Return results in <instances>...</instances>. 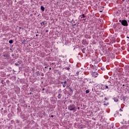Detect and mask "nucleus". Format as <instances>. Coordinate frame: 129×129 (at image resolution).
Listing matches in <instances>:
<instances>
[{"mask_svg":"<svg viewBox=\"0 0 129 129\" xmlns=\"http://www.w3.org/2000/svg\"><path fill=\"white\" fill-rule=\"evenodd\" d=\"M75 105L74 104H71L70 105L68 108L69 110L72 111V110H75Z\"/></svg>","mask_w":129,"mask_h":129,"instance_id":"1","label":"nucleus"},{"mask_svg":"<svg viewBox=\"0 0 129 129\" xmlns=\"http://www.w3.org/2000/svg\"><path fill=\"white\" fill-rule=\"evenodd\" d=\"M121 25L125 27H127V26H128V24H127V21L125 20H123L121 21Z\"/></svg>","mask_w":129,"mask_h":129,"instance_id":"2","label":"nucleus"},{"mask_svg":"<svg viewBox=\"0 0 129 129\" xmlns=\"http://www.w3.org/2000/svg\"><path fill=\"white\" fill-rule=\"evenodd\" d=\"M60 84H62V87L65 88L66 86H67V81L61 82Z\"/></svg>","mask_w":129,"mask_h":129,"instance_id":"3","label":"nucleus"},{"mask_svg":"<svg viewBox=\"0 0 129 129\" xmlns=\"http://www.w3.org/2000/svg\"><path fill=\"white\" fill-rule=\"evenodd\" d=\"M92 75L93 77H97V76H98V74L96 72H93L92 73Z\"/></svg>","mask_w":129,"mask_h":129,"instance_id":"4","label":"nucleus"},{"mask_svg":"<svg viewBox=\"0 0 129 129\" xmlns=\"http://www.w3.org/2000/svg\"><path fill=\"white\" fill-rule=\"evenodd\" d=\"M113 99L115 102H117L118 101V99L116 97L113 98Z\"/></svg>","mask_w":129,"mask_h":129,"instance_id":"5","label":"nucleus"},{"mask_svg":"<svg viewBox=\"0 0 129 129\" xmlns=\"http://www.w3.org/2000/svg\"><path fill=\"white\" fill-rule=\"evenodd\" d=\"M61 97H62V94H59L58 95V96H57V98H58V99H61Z\"/></svg>","mask_w":129,"mask_h":129,"instance_id":"6","label":"nucleus"},{"mask_svg":"<svg viewBox=\"0 0 129 129\" xmlns=\"http://www.w3.org/2000/svg\"><path fill=\"white\" fill-rule=\"evenodd\" d=\"M41 10L42 12H44V11H45V7H44V6H41Z\"/></svg>","mask_w":129,"mask_h":129,"instance_id":"7","label":"nucleus"},{"mask_svg":"<svg viewBox=\"0 0 129 129\" xmlns=\"http://www.w3.org/2000/svg\"><path fill=\"white\" fill-rule=\"evenodd\" d=\"M36 75H37V76H40V72L39 71H37L36 72Z\"/></svg>","mask_w":129,"mask_h":129,"instance_id":"8","label":"nucleus"},{"mask_svg":"<svg viewBox=\"0 0 129 129\" xmlns=\"http://www.w3.org/2000/svg\"><path fill=\"white\" fill-rule=\"evenodd\" d=\"M46 22L45 21H42L40 23V25H45Z\"/></svg>","mask_w":129,"mask_h":129,"instance_id":"9","label":"nucleus"},{"mask_svg":"<svg viewBox=\"0 0 129 129\" xmlns=\"http://www.w3.org/2000/svg\"><path fill=\"white\" fill-rule=\"evenodd\" d=\"M104 89H108V86L105 85L104 86Z\"/></svg>","mask_w":129,"mask_h":129,"instance_id":"10","label":"nucleus"},{"mask_svg":"<svg viewBox=\"0 0 129 129\" xmlns=\"http://www.w3.org/2000/svg\"><path fill=\"white\" fill-rule=\"evenodd\" d=\"M81 19H82V18H85V15L84 14H82V15H81Z\"/></svg>","mask_w":129,"mask_h":129,"instance_id":"11","label":"nucleus"},{"mask_svg":"<svg viewBox=\"0 0 129 129\" xmlns=\"http://www.w3.org/2000/svg\"><path fill=\"white\" fill-rule=\"evenodd\" d=\"M9 42L10 44H13V40H10Z\"/></svg>","mask_w":129,"mask_h":129,"instance_id":"12","label":"nucleus"},{"mask_svg":"<svg viewBox=\"0 0 129 129\" xmlns=\"http://www.w3.org/2000/svg\"><path fill=\"white\" fill-rule=\"evenodd\" d=\"M89 92H90L89 90H87L86 91V93L87 94H88V93H89Z\"/></svg>","mask_w":129,"mask_h":129,"instance_id":"13","label":"nucleus"},{"mask_svg":"<svg viewBox=\"0 0 129 129\" xmlns=\"http://www.w3.org/2000/svg\"><path fill=\"white\" fill-rule=\"evenodd\" d=\"M64 69H66L67 70H70V68H64Z\"/></svg>","mask_w":129,"mask_h":129,"instance_id":"14","label":"nucleus"},{"mask_svg":"<svg viewBox=\"0 0 129 129\" xmlns=\"http://www.w3.org/2000/svg\"><path fill=\"white\" fill-rule=\"evenodd\" d=\"M76 74H77V76H78V75H79V71L77 72Z\"/></svg>","mask_w":129,"mask_h":129,"instance_id":"15","label":"nucleus"},{"mask_svg":"<svg viewBox=\"0 0 129 129\" xmlns=\"http://www.w3.org/2000/svg\"><path fill=\"white\" fill-rule=\"evenodd\" d=\"M122 99H123V100H125V97H124V96H123V97H122Z\"/></svg>","mask_w":129,"mask_h":129,"instance_id":"16","label":"nucleus"},{"mask_svg":"<svg viewBox=\"0 0 129 129\" xmlns=\"http://www.w3.org/2000/svg\"><path fill=\"white\" fill-rule=\"evenodd\" d=\"M104 100H108V99L107 98H106V97H105L104 98Z\"/></svg>","mask_w":129,"mask_h":129,"instance_id":"17","label":"nucleus"},{"mask_svg":"<svg viewBox=\"0 0 129 129\" xmlns=\"http://www.w3.org/2000/svg\"><path fill=\"white\" fill-rule=\"evenodd\" d=\"M1 83H2V84H4V80H2Z\"/></svg>","mask_w":129,"mask_h":129,"instance_id":"18","label":"nucleus"},{"mask_svg":"<svg viewBox=\"0 0 129 129\" xmlns=\"http://www.w3.org/2000/svg\"><path fill=\"white\" fill-rule=\"evenodd\" d=\"M16 66H19L20 64H18V63H15Z\"/></svg>","mask_w":129,"mask_h":129,"instance_id":"19","label":"nucleus"},{"mask_svg":"<svg viewBox=\"0 0 129 129\" xmlns=\"http://www.w3.org/2000/svg\"><path fill=\"white\" fill-rule=\"evenodd\" d=\"M109 103H107V104H104V105H108Z\"/></svg>","mask_w":129,"mask_h":129,"instance_id":"20","label":"nucleus"},{"mask_svg":"<svg viewBox=\"0 0 129 129\" xmlns=\"http://www.w3.org/2000/svg\"><path fill=\"white\" fill-rule=\"evenodd\" d=\"M3 56H4V57H7V55H6V54L3 55Z\"/></svg>","mask_w":129,"mask_h":129,"instance_id":"21","label":"nucleus"},{"mask_svg":"<svg viewBox=\"0 0 129 129\" xmlns=\"http://www.w3.org/2000/svg\"><path fill=\"white\" fill-rule=\"evenodd\" d=\"M119 111H122V110H121V109H120Z\"/></svg>","mask_w":129,"mask_h":129,"instance_id":"22","label":"nucleus"},{"mask_svg":"<svg viewBox=\"0 0 129 129\" xmlns=\"http://www.w3.org/2000/svg\"><path fill=\"white\" fill-rule=\"evenodd\" d=\"M51 117H54V116H53V115H52L51 116Z\"/></svg>","mask_w":129,"mask_h":129,"instance_id":"23","label":"nucleus"},{"mask_svg":"<svg viewBox=\"0 0 129 129\" xmlns=\"http://www.w3.org/2000/svg\"><path fill=\"white\" fill-rule=\"evenodd\" d=\"M52 69L51 68H49V70H51Z\"/></svg>","mask_w":129,"mask_h":129,"instance_id":"24","label":"nucleus"},{"mask_svg":"<svg viewBox=\"0 0 129 129\" xmlns=\"http://www.w3.org/2000/svg\"><path fill=\"white\" fill-rule=\"evenodd\" d=\"M32 16H33V14L30 15V17H32Z\"/></svg>","mask_w":129,"mask_h":129,"instance_id":"25","label":"nucleus"},{"mask_svg":"<svg viewBox=\"0 0 129 129\" xmlns=\"http://www.w3.org/2000/svg\"><path fill=\"white\" fill-rule=\"evenodd\" d=\"M38 34H36V37H38Z\"/></svg>","mask_w":129,"mask_h":129,"instance_id":"26","label":"nucleus"},{"mask_svg":"<svg viewBox=\"0 0 129 129\" xmlns=\"http://www.w3.org/2000/svg\"><path fill=\"white\" fill-rule=\"evenodd\" d=\"M83 20H84V21H86V19H84Z\"/></svg>","mask_w":129,"mask_h":129,"instance_id":"27","label":"nucleus"},{"mask_svg":"<svg viewBox=\"0 0 129 129\" xmlns=\"http://www.w3.org/2000/svg\"><path fill=\"white\" fill-rule=\"evenodd\" d=\"M45 69H46V68H48V67H45Z\"/></svg>","mask_w":129,"mask_h":129,"instance_id":"28","label":"nucleus"},{"mask_svg":"<svg viewBox=\"0 0 129 129\" xmlns=\"http://www.w3.org/2000/svg\"><path fill=\"white\" fill-rule=\"evenodd\" d=\"M70 91H72V89H70Z\"/></svg>","mask_w":129,"mask_h":129,"instance_id":"29","label":"nucleus"},{"mask_svg":"<svg viewBox=\"0 0 129 129\" xmlns=\"http://www.w3.org/2000/svg\"><path fill=\"white\" fill-rule=\"evenodd\" d=\"M24 42H26V40L24 39Z\"/></svg>","mask_w":129,"mask_h":129,"instance_id":"30","label":"nucleus"},{"mask_svg":"<svg viewBox=\"0 0 129 129\" xmlns=\"http://www.w3.org/2000/svg\"><path fill=\"white\" fill-rule=\"evenodd\" d=\"M45 70H45V69H43V71H45Z\"/></svg>","mask_w":129,"mask_h":129,"instance_id":"31","label":"nucleus"},{"mask_svg":"<svg viewBox=\"0 0 129 129\" xmlns=\"http://www.w3.org/2000/svg\"><path fill=\"white\" fill-rule=\"evenodd\" d=\"M42 90H45V89L44 88L42 89Z\"/></svg>","mask_w":129,"mask_h":129,"instance_id":"32","label":"nucleus"},{"mask_svg":"<svg viewBox=\"0 0 129 129\" xmlns=\"http://www.w3.org/2000/svg\"><path fill=\"white\" fill-rule=\"evenodd\" d=\"M121 21H122L121 20H119V22H121Z\"/></svg>","mask_w":129,"mask_h":129,"instance_id":"33","label":"nucleus"},{"mask_svg":"<svg viewBox=\"0 0 129 129\" xmlns=\"http://www.w3.org/2000/svg\"><path fill=\"white\" fill-rule=\"evenodd\" d=\"M19 29H22V27H19Z\"/></svg>","mask_w":129,"mask_h":129,"instance_id":"34","label":"nucleus"},{"mask_svg":"<svg viewBox=\"0 0 129 129\" xmlns=\"http://www.w3.org/2000/svg\"><path fill=\"white\" fill-rule=\"evenodd\" d=\"M122 86H124V84L122 85Z\"/></svg>","mask_w":129,"mask_h":129,"instance_id":"35","label":"nucleus"},{"mask_svg":"<svg viewBox=\"0 0 129 129\" xmlns=\"http://www.w3.org/2000/svg\"><path fill=\"white\" fill-rule=\"evenodd\" d=\"M122 2H124V0H122Z\"/></svg>","mask_w":129,"mask_h":129,"instance_id":"36","label":"nucleus"},{"mask_svg":"<svg viewBox=\"0 0 129 129\" xmlns=\"http://www.w3.org/2000/svg\"><path fill=\"white\" fill-rule=\"evenodd\" d=\"M46 32H48V30H46Z\"/></svg>","mask_w":129,"mask_h":129,"instance_id":"37","label":"nucleus"},{"mask_svg":"<svg viewBox=\"0 0 129 129\" xmlns=\"http://www.w3.org/2000/svg\"><path fill=\"white\" fill-rule=\"evenodd\" d=\"M37 33H39V31H37Z\"/></svg>","mask_w":129,"mask_h":129,"instance_id":"38","label":"nucleus"},{"mask_svg":"<svg viewBox=\"0 0 129 129\" xmlns=\"http://www.w3.org/2000/svg\"><path fill=\"white\" fill-rule=\"evenodd\" d=\"M78 109H79V107H78Z\"/></svg>","mask_w":129,"mask_h":129,"instance_id":"39","label":"nucleus"},{"mask_svg":"<svg viewBox=\"0 0 129 129\" xmlns=\"http://www.w3.org/2000/svg\"><path fill=\"white\" fill-rule=\"evenodd\" d=\"M128 38H129L128 37H127V38H128Z\"/></svg>","mask_w":129,"mask_h":129,"instance_id":"40","label":"nucleus"},{"mask_svg":"<svg viewBox=\"0 0 129 129\" xmlns=\"http://www.w3.org/2000/svg\"><path fill=\"white\" fill-rule=\"evenodd\" d=\"M30 94H32V93H30Z\"/></svg>","mask_w":129,"mask_h":129,"instance_id":"41","label":"nucleus"},{"mask_svg":"<svg viewBox=\"0 0 129 129\" xmlns=\"http://www.w3.org/2000/svg\"><path fill=\"white\" fill-rule=\"evenodd\" d=\"M101 12H102V11H100L101 13Z\"/></svg>","mask_w":129,"mask_h":129,"instance_id":"42","label":"nucleus"},{"mask_svg":"<svg viewBox=\"0 0 129 129\" xmlns=\"http://www.w3.org/2000/svg\"><path fill=\"white\" fill-rule=\"evenodd\" d=\"M2 109H4L3 108H2Z\"/></svg>","mask_w":129,"mask_h":129,"instance_id":"43","label":"nucleus"}]
</instances>
